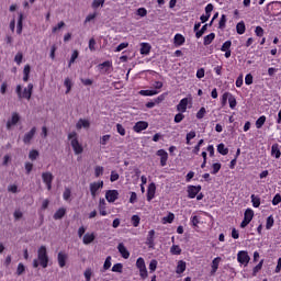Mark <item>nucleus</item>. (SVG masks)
<instances>
[{
    "mask_svg": "<svg viewBox=\"0 0 281 281\" xmlns=\"http://www.w3.org/2000/svg\"><path fill=\"white\" fill-rule=\"evenodd\" d=\"M16 95L20 100H32V93L34 92V85L29 83L26 88L21 87V85H18L15 88Z\"/></svg>",
    "mask_w": 281,
    "mask_h": 281,
    "instance_id": "1",
    "label": "nucleus"
},
{
    "mask_svg": "<svg viewBox=\"0 0 281 281\" xmlns=\"http://www.w3.org/2000/svg\"><path fill=\"white\" fill-rule=\"evenodd\" d=\"M68 139L70 140V146L72 147L75 155H82L85 148L82 147V144H80V142L78 140V133H69Z\"/></svg>",
    "mask_w": 281,
    "mask_h": 281,
    "instance_id": "2",
    "label": "nucleus"
},
{
    "mask_svg": "<svg viewBox=\"0 0 281 281\" xmlns=\"http://www.w3.org/2000/svg\"><path fill=\"white\" fill-rule=\"evenodd\" d=\"M37 260L43 267V269H47V265H49V256L47 255V247L41 246L37 249Z\"/></svg>",
    "mask_w": 281,
    "mask_h": 281,
    "instance_id": "3",
    "label": "nucleus"
},
{
    "mask_svg": "<svg viewBox=\"0 0 281 281\" xmlns=\"http://www.w3.org/2000/svg\"><path fill=\"white\" fill-rule=\"evenodd\" d=\"M267 12L271 16H281V1H272L267 4Z\"/></svg>",
    "mask_w": 281,
    "mask_h": 281,
    "instance_id": "4",
    "label": "nucleus"
},
{
    "mask_svg": "<svg viewBox=\"0 0 281 281\" xmlns=\"http://www.w3.org/2000/svg\"><path fill=\"white\" fill-rule=\"evenodd\" d=\"M136 268L139 271L140 280H146V278H148V269L146 268V261L143 257L136 260Z\"/></svg>",
    "mask_w": 281,
    "mask_h": 281,
    "instance_id": "5",
    "label": "nucleus"
},
{
    "mask_svg": "<svg viewBox=\"0 0 281 281\" xmlns=\"http://www.w3.org/2000/svg\"><path fill=\"white\" fill-rule=\"evenodd\" d=\"M250 260L251 257H249V252H247L246 250H239L237 252V262H239V265H244V267H247Z\"/></svg>",
    "mask_w": 281,
    "mask_h": 281,
    "instance_id": "6",
    "label": "nucleus"
},
{
    "mask_svg": "<svg viewBox=\"0 0 281 281\" xmlns=\"http://www.w3.org/2000/svg\"><path fill=\"white\" fill-rule=\"evenodd\" d=\"M187 192H188V198L189 199H196V195L199 194V192H201V184L199 186H188L187 188Z\"/></svg>",
    "mask_w": 281,
    "mask_h": 281,
    "instance_id": "7",
    "label": "nucleus"
},
{
    "mask_svg": "<svg viewBox=\"0 0 281 281\" xmlns=\"http://www.w3.org/2000/svg\"><path fill=\"white\" fill-rule=\"evenodd\" d=\"M104 188V181H97V182H92L90 183V192H91V196L93 199H95L97 194H98V190Z\"/></svg>",
    "mask_w": 281,
    "mask_h": 281,
    "instance_id": "8",
    "label": "nucleus"
},
{
    "mask_svg": "<svg viewBox=\"0 0 281 281\" xmlns=\"http://www.w3.org/2000/svg\"><path fill=\"white\" fill-rule=\"evenodd\" d=\"M120 199V192L117 190H108L106 191V201L109 203H115Z\"/></svg>",
    "mask_w": 281,
    "mask_h": 281,
    "instance_id": "9",
    "label": "nucleus"
},
{
    "mask_svg": "<svg viewBox=\"0 0 281 281\" xmlns=\"http://www.w3.org/2000/svg\"><path fill=\"white\" fill-rule=\"evenodd\" d=\"M20 121H21V116L19 115V113L13 112L12 116H11V120H9L7 122V128L11 130L12 126H16V124H19Z\"/></svg>",
    "mask_w": 281,
    "mask_h": 281,
    "instance_id": "10",
    "label": "nucleus"
},
{
    "mask_svg": "<svg viewBox=\"0 0 281 281\" xmlns=\"http://www.w3.org/2000/svg\"><path fill=\"white\" fill-rule=\"evenodd\" d=\"M156 155L160 157V166L164 168V166H167L168 164V151L165 149L157 150Z\"/></svg>",
    "mask_w": 281,
    "mask_h": 281,
    "instance_id": "11",
    "label": "nucleus"
},
{
    "mask_svg": "<svg viewBox=\"0 0 281 281\" xmlns=\"http://www.w3.org/2000/svg\"><path fill=\"white\" fill-rule=\"evenodd\" d=\"M146 128H148V122L138 121L135 123L133 131L134 133H142V131H146Z\"/></svg>",
    "mask_w": 281,
    "mask_h": 281,
    "instance_id": "12",
    "label": "nucleus"
},
{
    "mask_svg": "<svg viewBox=\"0 0 281 281\" xmlns=\"http://www.w3.org/2000/svg\"><path fill=\"white\" fill-rule=\"evenodd\" d=\"M188 98H183L180 100V102L177 104V111L179 113H186L188 111Z\"/></svg>",
    "mask_w": 281,
    "mask_h": 281,
    "instance_id": "13",
    "label": "nucleus"
},
{
    "mask_svg": "<svg viewBox=\"0 0 281 281\" xmlns=\"http://www.w3.org/2000/svg\"><path fill=\"white\" fill-rule=\"evenodd\" d=\"M223 258L221 257H216L212 260L211 263V276H214L216 273V271H218V266L221 265Z\"/></svg>",
    "mask_w": 281,
    "mask_h": 281,
    "instance_id": "14",
    "label": "nucleus"
},
{
    "mask_svg": "<svg viewBox=\"0 0 281 281\" xmlns=\"http://www.w3.org/2000/svg\"><path fill=\"white\" fill-rule=\"evenodd\" d=\"M57 262L60 269H64L67 265V254L59 251L57 255Z\"/></svg>",
    "mask_w": 281,
    "mask_h": 281,
    "instance_id": "15",
    "label": "nucleus"
},
{
    "mask_svg": "<svg viewBox=\"0 0 281 281\" xmlns=\"http://www.w3.org/2000/svg\"><path fill=\"white\" fill-rule=\"evenodd\" d=\"M119 254H121L122 258L125 260H128L131 258V252L128 249H126V246H124L122 243L117 246Z\"/></svg>",
    "mask_w": 281,
    "mask_h": 281,
    "instance_id": "16",
    "label": "nucleus"
},
{
    "mask_svg": "<svg viewBox=\"0 0 281 281\" xmlns=\"http://www.w3.org/2000/svg\"><path fill=\"white\" fill-rule=\"evenodd\" d=\"M36 135V127H32L29 133H26L23 137L24 144H31L32 139H34V136Z\"/></svg>",
    "mask_w": 281,
    "mask_h": 281,
    "instance_id": "17",
    "label": "nucleus"
},
{
    "mask_svg": "<svg viewBox=\"0 0 281 281\" xmlns=\"http://www.w3.org/2000/svg\"><path fill=\"white\" fill-rule=\"evenodd\" d=\"M155 192H157V187L155 186V182H151L147 189V201L155 199Z\"/></svg>",
    "mask_w": 281,
    "mask_h": 281,
    "instance_id": "18",
    "label": "nucleus"
},
{
    "mask_svg": "<svg viewBox=\"0 0 281 281\" xmlns=\"http://www.w3.org/2000/svg\"><path fill=\"white\" fill-rule=\"evenodd\" d=\"M146 245L153 249L155 247V229H151L148 232L147 238H146Z\"/></svg>",
    "mask_w": 281,
    "mask_h": 281,
    "instance_id": "19",
    "label": "nucleus"
},
{
    "mask_svg": "<svg viewBox=\"0 0 281 281\" xmlns=\"http://www.w3.org/2000/svg\"><path fill=\"white\" fill-rule=\"evenodd\" d=\"M91 126V122L87 119H79V121L76 124L77 131H80L81 128H89Z\"/></svg>",
    "mask_w": 281,
    "mask_h": 281,
    "instance_id": "20",
    "label": "nucleus"
},
{
    "mask_svg": "<svg viewBox=\"0 0 281 281\" xmlns=\"http://www.w3.org/2000/svg\"><path fill=\"white\" fill-rule=\"evenodd\" d=\"M24 15L23 12L19 13V18H18V24H16V34L21 35L23 34V20H24Z\"/></svg>",
    "mask_w": 281,
    "mask_h": 281,
    "instance_id": "21",
    "label": "nucleus"
},
{
    "mask_svg": "<svg viewBox=\"0 0 281 281\" xmlns=\"http://www.w3.org/2000/svg\"><path fill=\"white\" fill-rule=\"evenodd\" d=\"M176 47H181L186 43V37L182 34L177 33L173 37Z\"/></svg>",
    "mask_w": 281,
    "mask_h": 281,
    "instance_id": "22",
    "label": "nucleus"
},
{
    "mask_svg": "<svg viewBox=\"0 0 281 281\" xmlns=\"http://www.w3.org/2000/svg\"><path fill=\"white\" fill-rule=\"evenodd\" d=\"M93 240H95V234L87 233L83 235V239H82L83 245H91Z\"/></svg>",
    "mask_w": 281,
    "mask_h": 281,
    "instance_id": "23",
    "label": "nucleus"
},
{
    "mask_svg": "<svg viewBox=\"0 0 281 281\" xmlns=\"http://www.w3.org/2000/svg\"><path fill=\"white\" fill-rule=\"evenodd\" d=\"M187 263L183 260H179L178 265L176 267V273H178V276H181V273L186 272L187 269Z\"/></svg>",
    "mask_w": 281,
    "mask_h": 281,
    "instance_id": "24",
    "label": "nucleus"
},
{
    "mask_svg": "<svg viewBox=\"0 0 281 281\" xmlns=\"http://www.w3.org/2000/svg\"><path fill=\"white\" fill-rule=\"evenodd\" d=\"M271 155H272V157H276V159H280L281 151H280V145H278V143H274L271 146Z\"/></svg>",
    "mask_w": 281,
    "mask_h": 281,
    "instance_id": "25",
    "label": "nucleus"
},
{
    "mask_svg": "<svg viewBox=\"0 0 281 281\" xmlns=\"http://www.w3.org/2000/svg\"><path fill=\"white\" fill-rule=\"evenodd\" d=\"M150 49H153L150 44H148V43H142L140 44V54H142V56H148V54H150Z\"/></svg>",
    "mask_w": 281,
    "mask_h": 281,
    "instance_id": "26",
    "label": "nucleus"
},
{
    "mask_svg": "<svg viewBox=\"0 0 281 281\" xmlns=\"http://www.w3.org/2000/svg\"><path fill=\"white\" fill-rule=\"evenodd\" d=\"M65 214H67V210L65 207H60L55 212V214L53 215V218L55 221H60V218H63Z\"/></svg>",
    "mask_w": 281,
    "mask_h": 281,
    "instance_id": "27",
    "label": "nucleus"
},
{
    "mask_svg": "<svg viewBox=\"0 0 281 281\" xmlns=\"http://www.w3.org/2000/svg\"><path fill=\"white\" fill-rule=\"evenodd\" d=\"M42 179H43L44 183H53L54 175H52V172H49V171L43 172Z\"/></svg>",
    "mask_w": 281,
    "mask_h": 281,
    "instance_id": "28",
    "label": "nucleus"
},
{
    "mask_svg": "<svg viewBox=\"0 0 281 281\" xmlns=\"http://www.w3.org/2000/svg\"><path fill=\"white\" fill-rule=\"evenodd\" d=\"M215 38H216L215 33H211V34L204 36L203 45H205V46L212 45V43L214 42Z\"/></svg>",
    "mask_w": 281,
    "mask_h": 281,
    "instance_id": "29",
    "label": "nucleus"
},
{
    "mask_svg": "<svg viewBox=\"0 0 281 281\" xmlns=\"http://www.w3.org/2000/svg\"><path fill=\"white\" fill-rule=\"evenodd\" d=\"M106 202L105 200L102 198L100 199V202H99V212L101 214V216H106Z\"/></svg>",
    "mask_w": 281,
    "mask_h": 281,
    "instance_id": "30",
    "label": "nucleus"
},
{
    "mask_svg": "<svg viewBox=\"0 0 281 281\" xmlns=\"http://www.w3.org/2000/svg\"><path fill=\"white\" fill-rule=\"evenodd\" d=\"M262 265H265V259H261L259 261V263L254 267L252 269V277L256 278V276H258V273L262 270Z\"/></svg>",
    "mask_w": 281,
    "mask_h": 281,
    "instance_id": "31",
    "label": "nucleus"
},
{
    "mask_svg": "<svg viewBox=\"0 0 281 281\" xmlns=\"http://www.w3.org/2000/svg\"><path fill=\"white\" fill-rule=\"evenodd\" d=\"M244 220L248 221V223H251V221H254V210L247 209L244 213Z\"/></svg>",
    "mask_w": 281,
    "mask_h": 281,
    "instance_id": "32",
    "label": "nucleus"
},
{
    "mask_svg": "<svg viewBox=\"0 0 281 281\" xmlns=\"http://www.w3.org/2000/svg\"><path fill=\"white\" fill-rule=\"evenodd\" d=\"M217 153H220V155H228L229 154V148L225 147V144L221 143L217 145Z\"/></svg>",
    "mask_w": 281,
    "mask_h": 281,
    "instance_id": "33",
    "label": "nucleus"
},
{
    "mask_svg": "<svg viewBox=\"0 0 281 281\" xmlns=\"http://www.w3.org/2000/svg\"><path fill=\"white\" fill-rule=\"evenodd\" d=\"M246 30H247V27L245 26V22L244 21H240L239 23H237V25H236L237 34L243 35V34H245Z\"/></svg>",
    "mask_w": 281,
    "mask_h": 281,
    "instance_id": "34",
    "label": "nucleus"
},
{
    "mask_svg": "<svg viewBox=\"0 0 281 281\" xmlns=\"http://www.w3.org/2000/svg\"><path fill=\"white\" fill-rule=\"evenodd\" d=\"M30 71H32V68L30 67V65H25L24 69H23V81L27 82V80H30Z\"/></svg>",
    "mask_w": 281,
    "mask_h": 281,
    "instance_id": "35",
    "label": "nucleus"
},
{
    "mask_svg": "<svg viewBox=\"0 0 281 281\" xmlns=\"http://www.w3.org/2000/svg\"><path fill=\"white\" fill-rule=\"evenodd\" d=\"M181 247L179 245H172L170 248V254L172 256H181Z\"/></svg>",
    "mask_w": 281,
    "mask_h": 281,
    "instance_id": "36",
    "label": "nucleus"
},
{
    "mask_svg": "<svg viewBox=\"0 0 281 281\" xmlns=\"http://www.w3.org/2000/svg\"><path fill=\"white\" fill-rule=\"evenodd\" d=\"M159 91L157 90H140L139 95H145V97H151V95H157Z\"/></svg>",
    "mask_w": 281,
    "mask_h": 281,
    "instance_id": "37",
    "label": "nucleus"
},
{
    "mask_svg": "<svg viewBox=\"0 0 281 281\" xmlns=\"http://www.w3.org/2000/svg\"><path fill=\"white\" fill-rule=\"evenodd\" d=\"M250 199H251L252 207H260V196L256 194H251Z\"/></svg>",
    "mask_w": 281,
    "mask_h": 281,
    "instance_id": "38",
    "label": "nucleus"
},
{
    "mask_svg": "<svg viewBox=\"0 0 281 281\" xmlns=\"http://www.w3.org/2000/svg\"><path fill=\"white\" fill-rule=\"evenodd\" d=\"M265 122H267V116L261 115V116L256 121V128H262V126H265Z\"/></svg>",
    "mask_w": 281,
    "mask_h": 281,
    "instance_id": "39",
    "label": "nucleus"
},
{
    "mask_svg": "<svg viewBox=\"0 0 281 281\" xmlns=\"http://www.w3.org/2000/svg\"><path fill=\"white\" fill-rule=\"evenodd\" d=\"M78 56H80V53L78 50H74L71 54L70 60L68 63V67H71V65L76 63V60L78 59Z\"/></svg>",
    "mask_w": 281,
    "mask_h": 281,
    "instance_id": "40",
    "label": "nucleus"
},
{
    "mask_svg": "<svg viewBox=\"0 0 281 281\" xmlns=\"http://www.w3.org/2000/svg\"><path fill=\"white\" fill-rule=\"evenodd\" d=\"M222 165L221 162H214L212 165V171L211 175H218V172L221 171Z\"/></svg>",
    "mask_w": 281,
    "mask_h": 281,
    "instance_id": "41",
    "label": "nucleus"
},
{
    "mask_svg": "<svg viewBox=\"0 0 281 281\" xmlns=\"http://www.w3.org/2000/svg\"><path fill=\"white\" fill-rule=\"evenodd\" d=\"M206 113H207V110H205V108L202 106V108L196 112V114H195L196 120H203V117H205Z\"/></svg>",
    "mask_w": 281,
    "mask_h": 281,
    "instance_id": "42",
    "label": "nucleus"
},
{
    "mask_svg": "<svg viewBox=\"0 0 281 281\" xmlns=\"http://www.w3.org/2000/svg\"><path fill=\"white\" fill-rule=\"evenodd\" d=\"M227 23V15L222 14L220 22H218V29L220 30H225V25Z\"/></svg>",
    "mask_w": 281,
    "mask_h": 281,
    "instance_id": "43",
    "label": "nucleus"
},
{
    "mask_svg": "<svg viewBox=\"0 0 281 281\" xmlns=\"http://www.w3.org/2000/svg\"><path fill=\"white\" fill-rule=\"evenodd\" d=\"M274 223H276V220H273V215L268 216L266 222V229H271Z\"/></svg>",
    "mask_w": 281,
    "mask_h": 281,
    "instance_id": "44",
    "label": "nucleus"
},
{
    "mask_svg": "<svg viewBox=\"0 0 281 281\" xmlns=\"http://www.w3.org/2000/svg\"><path fill=\"white\" fill-rule=\"evenodd\" d=\"M112 271H113V273H122V271H124V265H122V263H115V265L112 267Z\"/></svg>",
    "mask_w": 281,
    "mask_h": 281,
    "instance_id": "45",
    "label": "nucleus"
},
{
    "mask_svg": "<svg viewBox=\"0 0 281 281\" xmlns=\"http://www.w3.org/2000/svg\"><path fill=\"white\" fill-rule=\"evenodd\" d=\"M232 50V41H226L223 43L221 47V52H229Z\"/></svg>",
    "mask_w": 281,
    "mask_h": 281,
    "instance_id": "46",
    "label": "nucleus"
},
{
    "mask_svg": "<svg viewBox=\"0 0 281 281\" xmlns=\"http://www.w3.org/2000/svg\"><path fill=\"white\" fill-rule=\"evenodd\" d=\"M205 32H207V24H204L201 30L195 32V37L196 38H201V36H203L205 34Z\"/></svg>",
    "mask_w": 281,
    "mask_h": 281,
    "instance_id": "47",
    "label": "nucleus"
},
{
    "mask_svg": "<svg viewBox=\"0 0 281 281\" xmlns=\"http://www.w3.org/2000/svg\"><path fill=\"white\" fill-rule=\"evenodd\" d=\"M29 159H31V161H36V159H38V150L32 149L29 154Z\"/></svg>",
    "mask_w": 281,
    "mask_h": 281,
    "instance_id": "48",
    "label": "nucleus"
},
{
    "mask_svg": "<svg viewBox=\"0 0 281 281\" xmlns=\"http://www.w3.org/2000/svg\"><path fill=\"white\" fill-rule=\"evenodd\" d=\"M184 119H186V115H183V112H180L175 115L173 122L176 124H180V122H183Z\"/></svg>",
    "mask_w": 281,
    "mask_h": 281,
    "instance_id": "49",
    "label": "nucleus"
},
{
    "mask_svg": "<svg viewBox=\"0 0 281 281\" xmlns=\"http://www.w3.org/2000/svg\"><path fill=\"white\" fill-rule=\"evenodd\" d=\"M228 103L231 109H236V104H238V102L236 101V97H234V94H231V98H228Z\"/></svg>",
    "mask_w": 281,
    "mask_h": 281,
    "instance_id": "50",
    "label": "nucleus"
},
{
    "mask_svg": "<svg viewBox=\"0 0 281 281\" xmlns=\"http://www.w3.org/2000/svg\"><path fill=\"white\" fill-rule=\"evenodd\" d=\"M16 276H23L25 273V265L19 263L16 268Z\"/></svg>",
    "mask_w": 281,
    "mask_h": 281,
    "instance_id": "51",
    "label": "nucleus"
},
{
    "mask_svg": "<svg viewBox=\"0 0 281 281\" xmlns=\"http://www.w3.org/2000/svg\"><path fill=\"white\" fill-rule=\"evenodd\" d=\"M142 221V218L139 217V215H133L132 216V225L133 227H139V222Z\"/></svg>",
    "mask_w": 281,
    "mask_h": 281,
    "instance_id": "52",
    "label": "nucleus"
},
{
    "mask_svg": "<svg viewBox=\"0 0 281 281\" xmlns=\"http://www.w3.org/2000/svg\"><path fill=\"white\" fill-rule=\"evenodd\" d=\"M194 137H196V132H194V131H191L187 134L188 146H190V142H192V139H194Z\"/></svg>",
    "mask_w": 281,
    "mask_h": 281,
    "instance_id": "53",
    "label": "nucleus"
},
{
    "mask_svg": "<svg viewBox=\"0 0 281 281\" xmlns=\"http://www.w3.org/2000/svg\"><path fill=\"white\" fill-rule=\"evenodd\" d=\"M64 201H69L71 199V189L66 188L63 194Z\"/></svg>",
    "mask_w": 281,
    "mask_h": 281,
    "instance_id": "54",
    "label": "nucleus"
},
{
    "mask_svg": "<svg viewBox=\"0 0 281 281\" xmlns=\"http://www.w3.org/2000/svg\"><path fill=\"white\" fill-rule=\"evenodd\" d=\"M64 85L66 87V93H69L71 91V87H72V83H71V79L69 78H66L65 81H64Z\"/></svg>",
    "mask_w": 281,
    "mask_h": 281,
    "instance_id": "55",
    "label": "nucleus"
},
{
    "mask_svg": "<svg viewBox=\"0 0 281 281\" xmlns=\"http://www.w3.org/2000/svg\"><path fill=\"white\" fill-rule=\"evenodd\" d=\"M232 93L229 92H225L223 95H222V106H225V104H227V100H229Z\"/></svg>",
    "mask_w": 281,
    "mask_h": 281,
    "instance_id": "56",
    "label": "nucleus"
},
{
    "mask_svg": "<svg viewBox=\"0 0 281 281\" xmlns=\"http://www.w3.org/2000/svg\"><path fill=\"white\" fill-rule=\"evenodd\" d=\"M14 63L16 65H21L23 63V53L19 52L14 57Z\"/></svg>",
    "mask_w": 281,
    "mask_h": 281,
    "instance_id": "57",
    "label": "nucleus"
},
{
    "mask_svg": "<svg viewBox=\"0 0 281 281\" xmlns=\"http://www.w3.org/2000/svg\"><path fill=\"white\" fill-rule=\"evenodd\" d=\"M255 34L256 36H259V37L265 36V29H262V26H256Z\"/></svg>",
    "mask_w": 281,
    "mask_h": 281,
    "instance_id": "58",
    "label": "nucleus"
},
{
    "mask_svg": "<svg viewBox=\"0 0 281 281\" xmlns=\"http://www.w3.org/2000/svg\"><path fill=\"white\" fill-rule=\"evenodd\" d=\"M164 223H172L175 221V213H169L168 216L162 218Z\"/></svg>",
    "mask_w": 281,
    "mask_h": 281,
    "instance_id": "59",
    "label": "nucleus"
},
{
    "mask_svg": "<svg viewBox=\"0 0 281 281\" xmlns=\"http://www.w3.org/2000/svg\"><path fill=\"white\" fill-rule=\"evenodd\" d=\"M149 271L150 273H154V271H157V260L153 259L149 263Z\"/></svg>",
    "mask_w": 281,
    "mask_h": 281,
    "instance_id": "60",
    "label": "nucleus"
},
{
    "mask_svg": "<svg viewBox=\"0 0 281 281\" xmlns=\"http://www.w3.org/2000/svg\"><path fill=\"white\" fill-rule=\"evenodd\" d=\"M100 5H104V0H93V2H92L93 10H98V8H100Z\"/></svg>",
    "mask_w": 281,
    "mask_h": 281,
    "instance_id": "61",
    "label": "nucleus"
},
{
    "mask_svg": "<svg viewBox=\"0 0 281 281\" xmlns=\"http://www.w3.org/2000/svg\"><path fill=\"white\" fill-rule=\"evenodd\" d=\"M83 276L86 278V281H91V276H93L91 268L86 269V271L83 272Z\"/></svg>",
    "mask_w": 281,
    "mask_h": 281,
    "instance_id": "62",
    "label": "nucleus"
},
{
    "mask_svg": "<svg viewBox=\"0 0 281 281\" xmlns=\"http://www.w3.org/2000/svg\"><path fill=\"white\" fill-rule=\"evenodd\" d=\"M281 203V195L280 193H277L272 199V205H280Z\"/></svg>",
    "mask_w": 281,
    "mask_h": 281,
    "instance_id": "63",
    "label": "nucleus"
},
{
    "mask_svg": "<svg viewBox=\"0 0 281 281\" xmlns=\"http://www.w3.org/2000/svg\"><path fill=\"white\" fill-rule=\"evenodd\" d=\"M117 179H120V173H117V171H112L110 176V181L114 183V181H117Z\"/></svg>",
    "mask_w": 281,
    "mask_h": 281,
    "instance_id": "64",
    "label": "nucleus"
}]
</instances>
